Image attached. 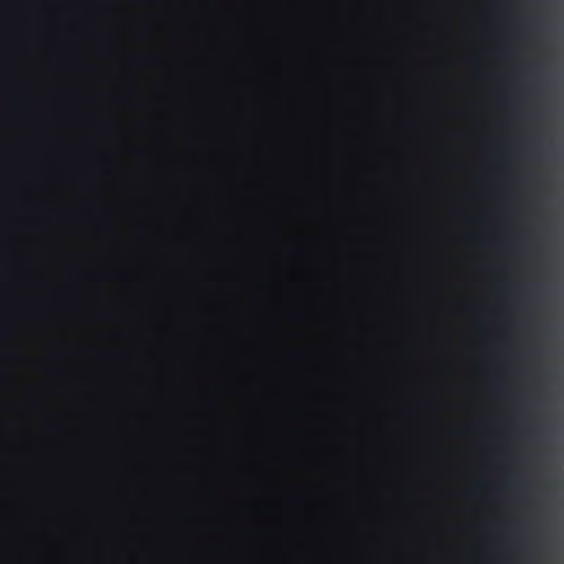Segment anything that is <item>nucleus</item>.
<instances>
[{"mask_svg":"<svg viewBox=\"0 0 564 564\" xmlns=\"http://www.w3.org/2000/svg\"><path fill=\"white\" fill-rule=\"evenodd\" d=\"M182 0H178V97H182Z\"/></svg>","mask_w":564,"mask_h":564,"instance_id":"obj_1","label":"nucleus"}]
</instances>
